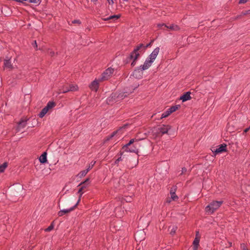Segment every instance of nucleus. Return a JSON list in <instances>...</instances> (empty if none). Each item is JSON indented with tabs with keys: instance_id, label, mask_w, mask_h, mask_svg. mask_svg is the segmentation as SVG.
Returning a JSON list of instances; mask_svg holds the SVG:
<instances>
[{
	"instance_id": "9b49d317",
	"label": "nucleus",
	"mask_w": 250,
	"mask_h": 250,
	"mask_svg": "<svg viewBox=\"0 0 250 250\" xmlns=\"http://www.w3.org/2000/svg\"><path fill=\"white\" fill-rule=\"evenodd\" d=\"M143 71L141 68L136 69L133 73V76L137 79L141 78L143 73Z\"/></svg>"
},
{
	"instance_id": "412c9836",
	"label": "nucleus",
	"mask_w": 250,
	"mask_h": 250,
	"mask_svg": "<svg viewBox=\"0 0 250 250\" xmlns=\"http://www.w3.org/2000/svg\"><path fill=\"white\" fill-rule=\"evenodd\" d=\"M40 162L41 163H45L47 161V158H46V153L44 152L40 157L39 159Z\"/></svg>"
},
{
	"instance_id": "473e14b6",
	"label": "nucleus",
	"mask_w": 250,
	"mask_h": 250,
	"mask_svg": "<svg viewBox=\"0 0 250 250\" xmlns=\"http://www.w3.org/2000/svg\"><path fill=\"white\" fill-rule=\"evenodd\" d=\"M170 194H171V198L173 200H175L176 199H177V196L175 194L174 192H172V190H170Z\"/></svg>"
},
{
	"instance_id": "f3484780",
	"label": "nucleus",
	"mask_w": 250,
	"mask_h": 250,
	"mask_svg": "<svg viewBox=\"0 0 250 250\" xmlns=\"http://www.w3.org/2000/svg\"><path fill=\"white\" fill-rule=\"evenodd\" d=\"M121 15H114L112 16H110L109 17H107L106 18H103L102 19L104 21H108V20H116L118 19L119 18H120Z\"/></svg>"
},
{
	"instance_id": "4be33fe9",
	"label": "nucleus",
	"mask_w": 250,
	"mask_h": 250,
	"mask_svg": "<svg viewBox=\"0 0 250 250\" xmlns=\"http://www.w3.org/2000/svg\"><path fill=\"white\" fill-rule=\"evenodd\" d=\"M126 93V92L117 93V99L118 100L120 101L125 98L127 96Z\"/></svg>"
},
{
	"instance_id": "423d86ee",
	"label": "nucleus",
	"mask_w": 250,
	"mask_h": 250,
	"mask_svg": "<svg viewBox=\"0 0 250 250\" xmlns=\"http://www.w3.org/2000/svg\"><path fill=\"white\" fill-rule=\"evenodd\" d=\"M145 238V233L143 230H139L135 234V239L137 242H141Z\"/></svg>"
},
{
	"instance_id": "6e6552de",
	"label": "nucleus",
	"mask_w": 250,
	"mask_h": 250,
	"mask_svg": "<svg viewBox=\"0 0 250 250\" xmlns=\"http://www.w3.org/2000/svg\"><path fill=\"white\" fill-rule=\"evenodd\" d=\"M153 42V40H152L150 43L146 44V45H145L143 44H140L135 49V52L137 51H139L140 53H142V52L145 51V50L146 49V48H147L151 45Z\"/></svg>"
},
{
	"instance_id": "c9c22d12",
	"label": "nucleus",
	"mask_w": 250,
	"mask_h": 250,
	"mask_svg": "<svg viewBox=\"0 0 250 250\" xmlns=\"http://www.w3.org/2000/svg\"><path fill=\"white\" fill-rule=\"evenodd\" d=\"M124 157H122V156H121L119 158H118L115 161V163L116 164H117L118 163H119L120 161H122L123 159H124Z\"/></svg>"
},
{
	"instance_id": "e433bc0d",
	"label": "nucleus",
	"mask_w": 250,
	"mask_h": 250,
	"mask_svg": "<svg viewBox=\"0 0 250 250\" xmlns=\"http://www.w3.org/2000/svg\"><path fill=\"white\" fill-rule=\"evenodd\" d=\"M158 26L160 27V28H163V27L164 26L165 27V24L162 23V24H158Z\"/></svg>"
},
{
	"instance_id": "8fccbe9b",
	"label": "nucleus",
	"mask_w": 250,
	"mask_h": 250,
	"mask_svg": "<svg viewBox=\"0 0 250 250\" xmlns=\"http://www.w3.org/2000/svg\"><path fill=\"white\" fill-rule=\"evenodd\" d=\"M229 246H231V243H229Z\"/></svg>"
},
{
	"instance_id": "79ce46f5",
	"label": "nucleus",
	"mask_w": 250,
	"mask_h": 250,
	"mask_svg": "<svg viewBox=\"0 0 250 250\" xmlns=\"http://www.w3.org/2000/svg\"><path fill=\"white\" fill-rule=\"evenodd\" d=\"M242 14L243 15H246V14H250V10L247 11H246L245 12H243Z\"/></svg>"
},
{
	"instance_id": "7c9ffc66",
	"label": "nucleus",
	"mask_w": 250,
	"mask_h": 250,
	"mask_svg": "<svg viewBox=\"0 0 250 250\" xmlns=\"http://www.w3.org/2000/svg\"><path fill=\"white\" fill-rule=\"evenodd\" d=\"M171 113L169 112L168 110L167 109V111H166L164 113L162 114L161 118H166Z\"/></svg>"
},
{
	"instance_id": "c756f323",
	"label": "nucleus",
	"mask_w": 250,
	"mask_h": 250,
	"mask_svg": "<svg viewBox=\"0 0 250 250\" xmlns=\"http://www.w3.org/2000/svg\"><path fill=\"white\" fill-rule=\"evenodd\" d=\"M88 172V171L87 169L83 170L79 173L78 175L80 178H82L85 176Z\"/></svg>"
},
{
	"instance_id": "f03ea898",
	"label": "nucleus",
	"mask_w": 250,
	"mask_h": 250,
	"mask_svg": "<svg viewBox=\"0 0 250 250\" xmlns=\"http://www.w3.org/2000/svg\"><path fill=\"white\" fill-rule=\"evenodd\" d=\"M139 139H132L130 140L129 142L125 146H123V149L127 152H134L136 153H137L138 152V146L139 144L138 143H135L132 147L129 146H131V144L134 143V142H138Z\"/></svg>"
},
{
	"instance_id": "ddd939ff",
	"label": "nucleus",
	"mask_w": 250,
	"mask_h": 250,
	"mask_svg": "<svg viewBox=\"0 0 250 250\" xmlns=\"http://www.w3.org/2000/svg\"><path fill=\"white\" fill-rule=\"evenodd\" d=\"M4 65L5 68L9 69V70H11L14 68L10 59H5L4 60Z\"/></svg>"
},
{
	"instance_id": "a18cd8bd",
	"label": "nucleus",
	"mask_w": 250,
	"mask_h": 250,
	"mask_svg": "<svg viewBox=\"0 0 250 250\" xmlns=\"http://www.w3.org/2000/svg\"><path fill=\"white\" fill-rule=\"evenodd\" d=\"M250 128V127H248V128H246V129L244 130V132H246H246H247L249 130Z\"/></svg>"
},
{
	"instance_id": "c85d7f7f",
	"label": "nucleus",
	"mask_w": 250,
	"mask_h": 250,
	"mask_svg": "<svg viewBox=\"0 0 250 250\" xmlns=\"http://www.w3.org/2000/svg\"><path fill=\"white\" fill-rule=\"evenodd\" d=\"M7 167V164L6 163H4L2 165H0V172H3Z\"/></svg>"
},
{
	"instance_id": "37998d69",
	"label": "nucleus",
	"mask_w": 250,
	"mask_h": 250,
	"mask_svg": "<svg viewBox=\"0 0 250 250\" xmlns=\"http://www.w3.org/2000/svg\"><path fill=\"white\" fill-rule=\"evenodd\" d=\"M49 53L50 54V55L51 56H53V55H54L55 54V52H53V51H50L49 52Z\"/></svg>"
},
{
	"instance_id": "f257e3e1",
	"label": "nucleus",
	"mask_w": 250,
	"mask_h": 250,
	"mask_svg": "<svg viewBox=\"0 0 250 250\" xmlns=\"http://www.w3.org/2000/svg\"><path fill=\"white\" fill-rule=\"evenodd\" d=\"M159 51L160 49L159 47L156 48L146 59L144 64L143 65L140 66V68H141L143 70L147 69L155 60Z\"/></svg>"
},
{
	"instance_id": "2f4dec72",
	"label": "nucleus",
	"mask_w": 250,
	"mask_h": 250,
	"mask_svg": "<svg viewBox=\"0 0 250 250\" xmlns=\"http://www.w3.org/2000/svg\"><path fill=\"white\" fill-rule=\"evenodd\" d=\"M68 91H70L69 85H66L64 86L62 88V92L66 93Z\"/></svg>"
},
{
	"instance_id": "3c124183",
	"label": "nucleus",
	"mask_w": 250,
	"mask_h": 250,
	"mask_svg": "<svg viewBox=\"0 0 250 250\" xmlns=\"http://www.w3.org/2000/svg\"><path fill=\"white\" fill-rule=\"evenodd\" d=\"M229 246H231V243H229Z\"/></svg>"
},
{
	"instance_id": "49530a36",
	"label": "nucleus",
	"mask_w": 250,
	"mask_h": 250,
	"mask_svg": "<svg viewBox=\"0 0 250 250\" xmlns=\"http://www.w3.org/2000/svg\"><path fill=\"white\" fill-rule=\"evenodd\" d=\"M91 1L96 4L98 0H91Z\"/></svg>"
},
{
	"instance_id": "f8f14e48",
	"label": "nucleus",
	"mask_w": 250,
	"mask_h": 250,
	"mask_svg": "<svg viewBox=\"0 0 250 250\" xmlns=\"http://www.w3.org/2000/svg\"><path fill=\"white\" fill-rule=\"evenodd\" d=\"M226 151V145L225 144L221 145L219 146L218 148H217L213 151L215 154L221 153L223 152Z\"/></svg>"
},
{
	"instance_id": "9d476101",
	"label": "nucleus",
	"mask_w": 250,
	"mask_h": 250,
	"mask_svg": "<svg viewBox=\"0 0 250 250\" xmlns=\"http://www.w3.org/2000/svg\"><path fill=\"white\" fill-rule=\"evenodd\" d=\"M78 202H79V201L74 207H73L72 208H67V209H63L60 210L58 212V215L59 216H62L65 214H67V213L70 212L71 211H72V210H73L75 208L77 205Z\"/></svg>"
},
{
	"instance_id": "aec40b11",
	"label": "nucleus",
	"mask_w": 250,
	"mask_h": 250,
	"mask_svg": "<svg viewBox=\"0 0 250 250\" xmlns=\"http://www.w3.org/2000/svg\"><path fill=\"white\" fill-rule=\"evenodd\" d=\"M165 27L172 31H177L179 29V28L177 25L174 24H171L169 26L166 24Z\"/></svg>"
},
{
	"instance_id": "0eeeda50",
	"label": "nucleus",
	"mask_w": 250,
	"mask_h": 250,
	"mask_svg": "<svg viewBox=\"0 0 250 250\" xmlns=\"http://www.w3.org/2000/svg\"><path fill=\"white\" fill-rule=\"evenodd\" d=\"M117 97V92L112 93L110 96L107 99V103L108 104H112L113 103L119 101Z\"/></svg>"
},
{
	"instance_id": "4468645a",
	"label": "nucleus",
	"mask_w": 250,
	"mask_h": 250,
	"mask_svg": "<svg viewBox=\"0 0 250 250\" xmlns=\"http://www.w3.org/2000/svg\"><path fill=\"white\" fill-rule=\"evenodd\" d=\"M26 121L25 120H22L19 122L17 126L18 131H20L21 129L24 128L26 126Z\"/></svg>"
},
{
	"instance_id": "09e8293b",
	"label": "nucleus",
	"mask_w": 250,
	"mask_h": 250,
	"mask_svg": "<svg viewBox=\"0 0 250 250\" xmlns=\"http://www.w3.org/2000/svg\"><path fill=\"white\" fill-rule=\"evenodd\" d=\"M175 190H176L175 188V187H174L173 188H172L171 189V190H172V192H175Z\"/></svg>"
},
{
	"instance_id": "a878e982",
	"label": "nucleus",
	"mask_w": 250,
	"mask_h": 250,
	"mask_svg": "<svg viewBox=\"0 0 250 250\" xmlns=\"http://www.w3.org/2000/svg\"><path fill=\"white\" fill-rule=\"evenodd\" d=\"M70 91H75L78 90V87L77 85L74 84H71L69 85Z\"/></svg>"
},
{
	"instance_id": "20e7f679",
	"label": "nucleus",
	"mask_w": 250,
	"mask_h": 250,
	"mask_svg": "<svg viewBox=\"0 0 250 250\" xmlns=\"http://www.w3.org/2000/svg\"><path fill=\"white\" fill-rule=\"evenodd\" d=\"M114 72V69L110 67L105 70L102 74L101 81H105L108 80Z\"/></svg>"
},
{
	"instance_id": "bb28decb",
	"label": "nucleus",
	"mask_w": 250,
	"mask_h": 250,
	"mask_svg": "<svg viewBox=\"0 0 250 250\" xmlns=\"http://www.w3.org/2000/svg\"><path fill=\"white\" fill-rule=\"evenodd\" d=\"M177 229V227L176 226H173L169 227V229H170V234H173L174 233H175Z\"/></svg>"
},
{
	"instance_id": "2eb2a0df",
	"label": "nucleus",
	"mask_w": 250,
	"mask_h": 250,
	"mask_svg": "<svg viewBox=\"0 0 250 250\" xmlns=\"http://www.w3.org/2000/svg\"><path fill=\"white\" fill-rule=\"evenodd\" d=\"M170 128V127L168 125H163V126L160 127L159 129L162 134H165L168 132Z\"/></svg>"
},
{
	"instance_id": "b1692460",
	"label": "nucleus",
	"mask_w": 250,
	"mask_h": 250,
	"mask_svg": "<svg viewBox=\"0 0 250 250\" xmlns=\"http://www.w3.org/2000/svg\"><path fill=\"white\" fill-rule=\"evenodd\" d=\"M48 110H49L45 107L43 108L39 114L40 117L42 118L43 117H44V116L47 113Z\"/></svg>"
},
{
	"instance_id": "7ed1b4c3",
	"label": "nucleus",
	"mask_w": 250,
	"mask_h": 250,
	"mask_svg": "<svg viewBox=\"0 0 250 250\" xmlns=\"http://www.w3.org/2000/svg\"><path fill=\"white\" fill-rule=\"evenodd\" d=\"M222 201H212L205 208L208 214H212L222 204Z\"/></svg>"
},
{
	"instance_id": "393cba45",
	"label": "nucleus",
	"mask_w": 250,
	"mask_h": 250,
	"mask_svg": "<svg viewBox=\"0 0 250 250\" xmlns=\"http://www.w3.org/2000/svg\"><path fill=\"white\" fill-rule=\"evenodd\" d=\"M198 233V232L196 234V236H197V234ZM200 239L199 238L196 236L193 243V247H198L199 246V243Z\"/></svg>"
},
{
	"instance_id": "5701e85b",
	"label": "nucleus",
	"mask_w": 250,
	"mask_h": 250,
	"mask_svg": "<svg viewBox=\"0 0 250 250\" xmlns=\"http://www.w3.org/2000/svg\"><path fill=\"white\" fill-rule=\"evenodd\" d=\"M180 105H176L175 106H173L171 107L170 108H168V110L169 112L170 113H172V112L176 111L177 109H178L180 108Z\"/></svg>"
},
{
	"instance_id": "6ab92c4d",
	"label": "nucleus",
	"mask_w": 250,
	"mask_h": 250,
	"mask_svg": "<svg viewBox=\"0 0 250 250\" xmlns=\"http://www.w3.org/2000/svg\"><path fill=\"white\" fill-rule=\"evenodd\" d=\"M90 88L95 91H97L98 88V82L97 81H94L90 85Z\"/></svg>"
},
{
	"instance_id": "f704fd0d",
	"label": "nucleus",
	"mask_w": 250,
	"mask_h": 250,
	"mask_svg": "<svg viewBox=\"0 0 250 250\" xmlns=\"http://www.w3.org/2000/svg\"><path fill=\"white\" fill-rule=\"evenodd\" d=\"M54 228V226L53 225V224H51V225L50 226H49L45 230L46 231H51L52 229H53Z\"/></svg>"
},
{
	"instance_id": "1a4fd4ad",
	"label": "nucleus",
	"mask_w": 250,
	"mask_h": 250,
	"mask_svg": "<svg viewBox=\"0 0 250 250\" xmlns=\"http://www.w3.org/2000/svg\"><path fill=\"white\" fill-rule=\"evenodd\" d=\"M125 127V126L122 127L120 128L119 130H118L116 131H114L113 133H112V134L110 136H108L107 137L106 140H109L114 137H117V136H119L121 134H122L123 133V130L124 129Z\"/></svg>"
},
{
	"instance_id": "58836bf2",
	"label": "nucleus",
	"mask_w": 250,
	"mask_h": 250,
	"mask_svg": "<svg viewBox=\"0 0 250 250\" xmlns=\"http://www.w3.org/2000/svg\"><path fill=\"white\" fill-rule=\"evenodd\" d=\"M187 168H185V167H183L182 168V174H184L185 173V172H186L187 171Z\"/></svg>"
},
{
	"instance_id": "c03bdc74",
	"label": "nucleus",
	"mask_w": 250,
	"mask_h": 250,
	"mask_svg": "<svg viewBox=\"0 0 250 250\" xmlns=\"http://www.w3.org/2000/svg\"><path fill=\"white\" fill-rule=\"evenodd\" d=\"M108 1V2L109 4H112L113 3V0H107Z\"/></svg>"
},
{
	"instance_id": "603ef678",
	"label": "nucleus",
	"mask_w": 250,
	"mask_h": 250,
	"mask_svg": "<svg viewBox=\"0 0 250 250\" xmlns=\"http://www.w3.org/2000/svg\"><path fill=\"white\" fill-rule=\"evenodd\" d=\"M244 250H247V249H244Z\"/></svg>"
},
{
	"instance_id": "ea45409f",
	"label": "nucleus",
	"mask_w": 250,
	"mask_h": 250,
	"mask_svg": "<svg viewBox=\"0 0 250 250\" xmlns=\"http://www.w3.org/2000/svg\"><path fill=\"white\" fill-rule=\"evenodd\" d=\"M32 45L35 48H36L37 47V44L36 41L33 42L32 43Z\"/></svg>"
},
{
	"instance_id": "de8ad7c7",
	"label": "nucleus",
	"mask_w": 250,
	"mask_h": 250,
	"mask_svg": "<svg viewBox=\"0 0 250 250\" xmlns=\"http://www.w3.org/2000/svg\"><path fill=\"white\" fill-rule=\"evenodd\" d=\"M198 247H193V250H198Z\"/></svg>"
},
{
	"instance_id": "dca6fc26",
	"label": "nucleus",
	"mask_w": 250,
	"mask_h": 250,
	"mask_svg": "<svg viewBox=\"0 0 250 250\" xmlns=\"http://www.w3.org/2000/svg\"><path fill=\"white\" fill-rule=\"evenodd\" d=\"M190 94V93L189 92L186 93L180 97V100H182L183 102H185L190 99L191 97Z\"/></svg>"
},
{
	"instance_id": "cd10ccee",
	"label": "nucleus",
	"mask_w": 250,
	"mask_h": 250,
	"mask_svg": "<svg viewBox=\"0 0 250 250\" xmlns=\"http://www.w3.org/2000/svg\"><path fill=\"white\" fill-rule=\"evenodd\" d=\"M55 106V103L53 102H49L48 103L47 105L45 106L46 108H47L48 110L50 109H51L52 107H53Z\"/></svg>"
},
{
	"instance_id": "39448f33",
	"label": "nucleus",
	"mask_w": 250,
	"mask_h": 250,
	"mask_svg": "<svg viewBox=\"0 0 250 250\" xmlns=\"http://www.w3.org/2000/svg\"><path fill=\"white\" fill-rule=\"evenodd\" d=\"M140 53H141L139 51H137L135 53V49L131 53L129 59L133 60V61L131 63V66H133L135 64V62L137 60L138 58L140 56Z\"/></svg>"
},
{
	"instance_id": "a211bd4d",
	"label": "nucleus",
	"mask_w": 250,
	"mask_h": 250,
	"mask_svg": "<svg viewBox=\"0 0 250 250\" xmlns=\"http://www.w3.org/2000/svg\"><path fill=\"white\" fill-rule=\"evenodd\" d=\"M89 181V179H87L85 180L83 182L81 183L79 186H82L81 188L79 189L78 192L80 194V195H82V194L83 193V189L84 188H85V184L86 183H87Z\"/></svg>"
},
{
	"instance_id": "4c0bfd02",
	"label": "nucleus",
	"mask_w": 250,
	"mask_h": 250,
	"mask_svg": "<svg viewBox=\"0 0 250 250\" xmlns=\"http://www.w3.org/2000/svg\"><path fill=\"white\" fill-rule=\"evenodd\" d=\"M249 0H240L239 3H245L247 2Z\"/></svg>"
},
{
	"instance_id": "a19ab883",
	"label": "nucleus",
	"mask_w": 250,
	"mask_h": 250,
	"mask_svg": "<svg viewBox=\"0 0 250 250\" xmlns=\"http://www.w3.org/2000/svg\"><path fill=\"white\" fill-rule=\"evenodd\" d=\"M73 23H80V21L79 20H74L72 21Z\"/></svg>"
},
{
	"instance_id": "72a5a7b5",
	"label": "nucleus",
	"mask_w": 250,
	"mask_h": 250,
	"mask_svg": "<svg viewBox=\"0 0 250 250\" xmlns=\"http://www.w3.org/2000/svg\"><path fill=\"white\" fill-rule=\"evenodd\" d=\"M95 164V162H91V163L89 164L88 167L86 169L88 170V171H89L90 169L92 168Z\"/></svg>"
}]
</instances>
